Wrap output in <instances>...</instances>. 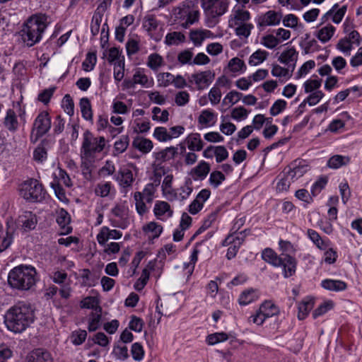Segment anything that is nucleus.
Returning a JSON list of instances; mask_svg holds the SVG:
<instances>
[{"label":"nucleus","mask_w":362,"mask_h":362,"mask_svg":"<svg viewBox=\"0 0 362 362\" xmlns=\"http://www.w3.org/2000/svg\"><path fill=\"white\" fill-rule=\"evenodd\" d=\"M47 25V16L45 14H35L29 17L18 32L23 45L31 47L40 42Z\"/></svg>","instance_id":"2"},{"label":"nucleus","mask_w":362,"mask_h":362,"mask_svg":"<svg viewBox=\"0 0 362 362\" xmlns=\"http://www.w3.org/2000/svg\"><path fill=\"white\" fill-rule=\"evenodd\" d=\"M97 58L95 53L88 52L86 54V59L83 61L82 66L86 71H91L96 64Z\"/></svg>","instance_id":"64"},{"label":"nucleus","mask_w":362,"mask_h":362,"mask_svg":"<svg viewBox=\"0 0 362 362\" xmlns=\"http://www.w3.org/2000/svg\"><path fill=\"white\" fill-rule=\"evenodd\" d=\"M261 44L267 48L274 49L280 44V40L274 35L269 34L262 37Z\"/></svg>","instance_id":"59"},{"label":"nucleus","mask_w":362,"mask_h":362,"mask_svg":"<svg viewBox=\"0 0 362 362\" xmlns=\"http://www.w3.org/2000/svg\"><path fill=\"white\" fill-rule=\"evenodd\" d=\"M177 154V148L170 146L156 153V158L161 161H167L173 159Z\"/></svg>","instance_id":"48"},{"label":"nucleus","mask_w":362,"mask_h":362,"mask_svg":"<svg viewBox=\"0 0 362 362\" xmlns=\"http://www.w3.org/2000/svg\"><path fill=\"white\" fill-rule=\"evenodd\" d=\"M16 224L13 219L6 221L5 230L0 223V252H2L10 247L13 242L14 234L16 231Z\"/></svg>","instance_id":"11"},{"label":"nucleus","mask_w":362,"mask_h":362,"mask_svg":"<svg viewBox=\"0 0 362 362\" xmlns=\"http://www.w3.org/2000/svg\"><path fill=\"white\" fill-rule=\"evenodd\" d=\"M321 286L326 290L335 292L344 291L347 288V284L344 281L329 279L322 281Z\"/></svg>","instance_id":"26"},{"label":"nucleus","mask_w":362,"mask_h":362,"mask_svg":"<svg viewBox=\"0 0 362 362\" xmlns=\"http://www.w3.org/2000/svg\"><path fill=\"white\" fill-rule=\"evenodd\" d=\"M215 74L211 70L194 73L188 77V83L194 85L198 90H202L209 87L213 82Z\"/></svg>","instance_id":"10"},{"label":"nucleus","mask_w":362,"mask_h":362,"mask_svg":"<svg viewBox=\"0 0 362 362\" xmlns=\"http://www.w3.org/2000/svg\"><path fill=\"white\" fill-rule=\"evenodd\" d=\"M228 68L230 72L237 74L244 72L246 69V65L242 59L238 57L232 58L228 64Z\"/></svg>","instance_id":"44"},{"label":"nucleus","mask_w":362,"mask_h":362,"mask_svg":"<svg viewBox=\"0 0 362 362\" xmlns=\"http://www.w3.org/2000/svg\"><path fill=\"white\" fill-rule=\"evenodd\" d=\"M210 171V165L208 163L202 160L190 172L194 180H204Z\"/></svg>","instance_id":"27"},{"label":"nucleus","mask_w":362,"mask_h":362,"mask_svg":"<svg viewBox=\"0 0 362 362\" xmlns=\"http://www.w3.org/2000/svg\"><path fill=\"white\" fill-rule=\"evenodd\" d=\"M286 173L291 177V180H297L303 176L310 168L307 162L304 160H296L288 165Z\"/></svg>","instance_id":"13"},{"label":"nucleus","mask_w":362,"mask_h":362,"mask_svg":"<svg viewBox=\"0 0 362 362\" xmlns=\"http://www.w3.org/2000/svg\"><path fill=\"white\" fill-rule=\"evenodd\" d=\"M26 122L25 110L19 105L6 110L3 125L8 132L14 133Z\"/></svg>","instance_id":"7"},{"label":"nucleus","mask_w":362,"mask_h":362,"mask_svg":"<svg viewBox=\"0 0 362 362\" xmlns=\"http://www.w3.org/2000/svg\"><path fill=\"white\" fill-rule=\"evenodd\" d=\"M62 107L64 112L69 116H72L74 113V103L72 98L69 94L65 95L62 100Z\"/></svg>","instance_id":"61"},{"label":"nucleus","mask_w":362,"mask_h":362,"mask_svg":"<svg viewBox=\"0 0 362 362\" xmlns=\"http://www.w3.org/2000/svg\"><path fill=\"white\" fill-rule=\"evenodd\" d=\"M122 235V232L117 230H110L107 226H103L100 228L99 233L96 236V239L100 245H105L109 239L117 240Z\"/></svg>","instance_id":"19"},{"label":"nucleus","mask_w":362,"mask_h":362,"mask_svg":"<svg viewBox=\"0 0 362 362\" xmlns=\"http://www.w3.org/2000/svg\"><path fill=\"white\" fill-rule=\"evenodd\" d=\"M115 192L114 187L110 182H101L97 184L95 188V194L100 197H107L111 193Z\"/></svg>","instance_id":"39"},{"label":"nucleus","mask_w":362,"mask_h":362,"mask_svg":"<svg viewBox=\"0 0 362 362\" xmlns=\"http://www.w3.org/2000/svg\"><path fill=\"white\" fill-rule=\"evenodd\" d=\"M81 308L93 309L96 311V308L100 307L99 305V300L97 298L93 296H88L83 298L80 303Z\"/></svg>","instance_id":"58"},{"label":"nucleus","mask_w":362,"mask_h":362,"mask_svg":"<svg viewBox=\"0 0 362 362\" xmlns=\"http://www.w3.org/2000/svg\"><path fill=\"white\" fill-rule=\"evenodd\" d=\"M189 93L186 90H180L175 95V103L177 106H185L189 101Z\"/></svg>","instance_id":"63"},{"label":"nucleus","mask_w":362,"mask_h":362,"mask_svg":"<svg viewBox=\"0 0 362 362\" xmlns=\"http://www.w3.org/2000/svg\"><path fill=\"white\" fill-rule=\"evenodd\" d=\"M160 25V21L153 14H147L143 18L142 27L148 33V35L155 41H159L161 39L160 35H154Z\"/></svg>","instance_id":"15"},{"label":"nucleus","mask_w":362,"mask_h":362,"mask_svg":"<svg viewBox=\"0 0 362 362\" xmlns=\"http://www.w3.org/2000/svg\"><path fill=\"white\" fill-rule=\"evenodd\" d=\"M308 37L309 35H306V38L300 43V46L305 54L313 53L320 49V46L318 45L317 40L315 39L308 40Z\"/></svg>","instance_id":"46"},{"label":"nucleus","mask_w":362,"mask_h":362,"mask_svg":"<svg viewBox=\"0 0 362 362\" xmlns=\"http://www.w3.org/2000/svg\"><path fill=\"white\" fill-rule=\"evenodd\" d=\"M134 148L144 153H147L153 148V143L150 139L143 137H136L132 142Z\"/></svg>","instance_id":"38"},{"label":"nucleus","mask_w":362,"mask_h":362,"mask_svg":"<svg viewBox=\"0 0 362 362\" xmlns=\"http://www.w3.org/2000/svg\"><path fill=\"white\" fill-rule=\"evenodd\" d=\"M171 15L175 23L183 28H188L198 22L199 11L193 1L185 0L173 7Z\"/></svg>","instance_id":"5"},{"label":"nucleus","mask_w":362,"mask_h":362,"mask_svg":"<svg viewBox=\"0 0 362 362\" xmlns=\"http://www.w3.org/2000/svg\"><path fill=\"white\" fill-rule=\"evenodd\" d=\"M225 180L226 177L221 171L215 170L210 174L209 182L214 188H217Z\"/></svg>","instance_id":"55"},{"label":"nucleus","mask_w":362,"mask_h":362,"mask_svg":"<svg viewBox=\"0 0 362 362\" xmlns=\"http://www.w3.org/2000/svg\"><path fill=\"white\" fill-rule=\"evenodd\" d=\"M187 147L190 151H199L203 148L204 143L201 135L198 133H192L186 138Z\"/></svg>","instance_id":"30"},{"label":"nucleus","mask_w":362,"mask_h":362,"mask_svg":"<svg viewBox=\"0 0 362 362\" xmlns=\"http://www.w3.org/2000/svg\"><path fill=\"white\" fill-rule=\"evenodd\" d=\"M71 217L69 213L62 209L58 212L57 222L62 228V234H68L71 232V227L69 226Z\"/></svg>","instance_id":"25"},{"label":"nucleus","mask_w":362,"mask_h":362,"mask_svg":"<svg viewBox=\"0 0 362 362\" xmlns=\"http://www.w3.org/2000/svg\"><path fill=\"white\" fill-rule=\"evenodd\" d=\"M155 216L161 218V216H164L166 218L171 217L173 216V211L170 209V204L163 201L157 202L153 209Z\"/></svg>","instance_id":"29"},{"label":"nucleus","mask_w":362,"mask_h":362,"mask_svg":"<svg viewBox=\"0 0 362 362\" xmlns=\"http://www.w3.org/2000/svg\"><path fill=\"white\" fill-rule=\"evenodd\" d=\"M82 117L88 121L93 120L91 104L88 98H82L79 103Z\"/></svg>","instance_id":"40"},{"label":"nucleus","mask_w":362,"mask_h":362,"mask_svg":"<svg viewBox=\"0 0 362 362\" xmlns=\"http://www.w3.org/2000/svg\"><path fill=\"white\" fill-rule=\"evenodd\" d=\"M19 193L27 202H40L45 197V191L42 185L37 180L29 179L19 186Z\"/></svg>","instance_id":"6"},{"label":"nucleus","mask_w":362,"mask_h":362,"mask_svg":"<svg viewBox=\"0 0 362 362\" xmlns=\"http://www.w3.org/2000/svg\"><path fill=\"white\" fill-rule=\"evenodd\" d=\"M281 255H278L272 249L266 248L262 252V258L274 267H279Z\"/></svg>","instance_id":"36"},{"label":"nucleus","mask_w":362,"mask_h":362,"mask_svg":"<svg viewBox=\"0 0 362 362\" xmlns=\"http://www.w3.org/2000/svg\"><path fill=\"white\" fill-rule=\"evenodd\" d=\"M18 221L21 223L22 228L25 232L35 229L37 223L36 215L31 211H25L19 217Z\"/></svg>","instance_id":"23"},{"label":"nucleus","mask_w":362,"mask_h":362,"mask_svg":"<svg viewBox=\"0 0 362 362\" xmlns=\"http://www.w3.org/2000/svg\"><path fill=\"white\" fill-rule=\"evenodd\" d=\"M153 136L158 141L165 142L170 140V136L168 135V132L165 127H158L154 129Z\"/></svg>","instance_id":"62"},{"label":"nucleus","mask_w":362,"mask_h":362,"mask_svg":"<svg viewBox=\"0 0 362 362\" xmlns=\"http://www.w3.org/2000/svg\"><path fill=\"white\" fill-rule=\"evenodd\" d=\"M154 264V262H150L148 264L146 268L143 269L141 277L137 280V281L134 284V288L136 291L142 290L146 285L150 275L149 270L153 269Z\"/></svg>","instance_id":"34"},{"label":"nucleus","mask_w":362,"mask_h":362,"mask_svg":"<svg viewBox=\"0 0 362 362\" xmlns=\"http://www.w3.org/2000/svg\"><path fill=\"white\" fill-rule=\"evenodd\" d=\"M152 119L155 121L163 123L167 122L169 119V112L167 110H161L158 107H154L152 109Z\"/></svg>","instance_id":"51"},{"label":"nucleus","mask_w":362,"mask_h":362,"mask_svg":"<svg viewBox=\"0 0 362 362\" xmlns=\"http://www.w3.org/2000/svg\"><path fill=\"white\" fill-rule=\"evenodd\" d=\"M28 362H53L51 354L43 349L33 350L28 356Z\"/></svg>","instance_id":"24"},{"label":"nucleus","mask_w":362,"mask_h":362,"mask_svg":"<svg viewBox=\"0 0 362 362\" xmlns=\"http://www.w3.org/2000/svg\"><path fill=\"white\" fill-rule=\"evenodd\" d=\"M350 162L351 158L348 156L334 155L329 158L327 166L332 169H338L349 165Z\"/></svg>","instance_id":"28"},{"label":"nucleus","mask_w":362,"mask_h":362,"mask_svg":"<svg viewBox=\"0 0 362 362\" xmlns=\"http://www.w3.org/2000/svg\"><path fill=\"white\" fill-rule=\"evenodd\" d=\"M233 28H235V34L238 37L247 38L250 35L253 25L251 23H246L240 25H236Z\"/></svg>","instance_id":"56"},{"label":"nucleus","mask_w":362,"mask_h":362,"mask_svg":"<svg viewBox=\"0 0 362 362\" xmlns=\"http://www.w3.org/2000/svg\"><path fill=\"white\" fill-rule=\"evenodd\" d=\"M232 243H233V244L228 248L226 253V257L228 259H231L236 256V254L240 248V245H241V242L239 238H237V242H235L233 235H228L224 240L223 245H227Z\"/></svg>","instance_id":"31"},{"label":"nucleus","mask_w":362,"mask_h":362,"mask_svg":"<svg viewBox=\"0 0 362 362\" xmlns=\"http://www.w3.org/2000/svg\"><path fill=\"white\" fill-rule=\"evenodd\" d=\"M147 66L153 71H156L164 66L165 62L163 57L157 54L153 53L148 57Z\"/></svg>","instance_id":"41"},{"label":"nucleus","mask_w":362,"mask_h":362,"mask_svg":"<svg viewBox=\"0 0 362 362\" xmlns=\"http://www.w3.org/2000/svg\"><path fill=\"white\" fill-rule=\"evenodd\" d=\"M209 30H192L189 33V39L196 47L200 46L203 41L209 37Z\"/></svg>","instance_id":"35"},{"label":"nucleus","mask_w":362,"mask_h":362,"mask_svg":"<svg viewBox=\"0 0 362 362\" xmlns=\"http://www.w3.org/2000/svg\"><path fill=\"white\" fill-rule=\"evenodd\" d=\"M228 0H202V6L204 11L211 18L223 15L228 10Z\"/></svg>","instance_id":"9"},{"label":"nucleus","mask_w":362,"mask_h":362,"mask_svg":"<svg viewBox=\"0 0 362 362\" xmlns=\"http://www.w3.org/2000/svg\"><path fill=\"white\" fill-rule=\"evenodd\" d=\"M129 139L128 136H122L114 144V155H118L124 152L129 146Z\"/></svg>","instance_id":"50"},{"label":"nucleus","mask_w":362,"mask_h":362,"mask_svg":"<svg viewBox=\"0 0 362 362\" xmlns=\"http://www.w3.org/2000/svg\"><path fill=\"white\" fill-rule=\"evenodd\" d=\"M185 40V36L180 32H172L166 35L165 39V43L168 46L178 45L179 44L184 42Z\"/></svg>","instance_id":"42"},{"label":"nucleus","mask_w":362,"mask_h":362,"mask_svg":"<svg viewBox=\"0 0 362 362\" xmlns=\"http://www.w3.org/2000/svg\"><path fill=\"white\" fill-rule=\"evenodd\" d=\"M105 145L106 140L103 136H95L88 130L83 133L81 156L82 160L81 167L84 172L91 173L96 154L101 153Z\"/></svg>","instance_id":"3"},{"label":"nucleus","mask_w":362,"mask_h":362,"mask_svg":"<svg viewBox=\"0 0 362 362\" xmlns=\"http://www.w3.org/2000/svg\"><path fill=\"white\" fill-rule=\"evenodd\" d=\"M134 198L137 213L141 216L144 215L147 211V207L144 201L145 199L143 198L142 193L140 192H135Z\"/></svg>","instance_id":"52"},{"label":"nucleus","mask_w":362,"mask_h":362,"mask_svg":"<svg viewBox=\"0 0 362 362\" xmlns=\"http://www.w3.org/2000/svg\"><path fill=\"white\" fill-rule=\"evenodd\" d=\"M269 56V53L265 50L257 49L249 59V64L251 66H257L265 61Z\"/></svg>","instance_id":"45"},{"label":"nucleus","mask_w":362,"mask_h":362,"mask_svg":"<svg viewBox=\"0 0 362 362\" xmlns=\"http://www.w3.org/2000/svg\"><path fill=\"white\" fill-rule=\"evenodd\" d=\"M144 230L146 233H151L153 238H158L162 233L163 228L158 223L152 221L144 226Z\"/></svg>","instance_id":"60"},{"label":"nucleus","mask_w":362,"mask_h":362,"mask_svg":"<svg viewBox=\"0 0 362 362\" xmlns=\"http://www.w3.org/2000/svg\"><path fill=\"white\" fill-rule=\"evenodd\" d=\"M103 13L95 11L91 21L90 32L93 35H96L99 33L100 24L103 20Z\"/></svg>","instance_id":"53"},{"label":"nucleus","mask_w":362,"mask_h":362,"mask_svg":"<svg viewBox=\"0 0 362 362\" xmlns=\"http://www.w3.org/2000/svg\"><path fill=\"white\" fill-rule=\"evenodd\" d=\"M281 20V15L274 11H269L258 18L257 25L267 27L278 25Z\"/></svg>","instance_id":"18"},{"label":"nucleus","mask_w":362,"mask_h":362,"mask_svg":"<svg viewBox=\"0 0 362 362\" xmlns=\"http://www.w3.org/2000/svg\"><path fill=\"white\" fill-rule=\"evenodd\" d=\"M37 282L36 269L27 264H21L13 268L8 274V284L11 288L18 291H28Z\"/></svg>","instance_id":"4"},{"label":"nucleus","mask_w":362,"mask_h":362,"mask_svg":"<svg viewBox=\"0 0 362 362\" xmlns=\"http://www.w3.org/2000/svg\"><path fill=\"white\" fill-rule=\"evenodd\" d=\"M112 214L115 216L111 218V224L114 227L120 228L122 229L126 228L129 223V214L128 209L124 205L117 204L111 210Z\"/></svg>","instance_id":"12"},{"label":"nucleus","mask_w":362,"mask_h":362,"mask_svg":"<svg viewBox=\"0 0 362 362\" xmlns=\"http://www.w3.org/2000/svg\"><path fill=\"white\" fill-rule=\"evenodd\" d=\"M335 28L329 25L322 28L317 33V37L323 43L328 42L333 36Z\"/></svg>","instance_id":"47"},{"label":"nucleus","mask_w":362,"mask_h":362,"mask_svg":"<svg viewBox=\"0 0 362 362\" xmlns=\"http://www.w3.org/2000/svg\"><path fill=\"white\" fill-rule=\"evenodd\" d=\"M298 52L294 47H290L285 49L279 56L278 60L291 69L293 71L298 59Z\"/></svg>","instance_id":"21"},{"label":"nucleus","mask_w":362,"mask_h":362,"mask_svg":"<svg viewBox=\"0 0 362 362\" xmlns=\"http://www.w3.org/2000/svg\"><path fill=\"white\" fill-rule=\"evenodd\" d=\"M51 127V118L46 111L40 112L35 118L33 130L36 131L37 136L45 135Z\"/></svg>","instance_id":"14"},{"label":"nucleus","mask_w":362,"mask_h":362,"mask_svg":"<svg viewBox=\"0 0 362 362\" xmlns=\"http://www.w3.org/2000/svg\"><path fill=\"white\" fill-rule=\"evenodd\" d=\"M250 14L247 10H245L240 6H235L228 19V26L230 28H234L236 25L246 23L250 19Z\"/></svg>","instance_id":"16"},{"label":"nucleus","mask_w":362,"mask_h":362,"mask_svg":"<svg viewBox=\"0 0 362 362\" xmlns=\"http://www.w3.org/2000/svg\"><path fill=\"white\" fill-rule=\"evenodd\" d=\"M314 306V301L313 299H308L303 300L298 304V318L299 320L305 319L308 315L309 312L313 309Z\"/></svg>","instance_id":"43"},{"label":"nucleus","mask_w":362,"mask_h":362,"mask_svg":"<svg viewBox=\"0 0 362 362\" xmlns=\"http://www.w3.org/2000/svg\"><path fill=\"white\" fill-rule=\"evenodd\" d=\"M228 339V336L225 332H216L209 334L206 337V342L209 345H214L219 342H223Z\"/></svg>","instance_id":"57"},{"label":"nucleus","mask_w":362,"mask_h":362,"mask_svg":"<svg viewBox=\"0 0 362 362\" xmlns=\"http://www.w3.org/2000/svg\"><path fill=\"white\" fill-rule=\"evenodd\" d=\"M114 179L123 188L130 187L134 180L132 171L127 168H120L115 175Z\"/></svg>","instance_id":"20"},{"label":"nucleus","mask_w":362,"mask_h":362,"mask_svg":"<svg viewBox=\"0 0 362 362\" xmlns=\"http://www.w3.org/2000/svg\"><path fill=\"white\" fill-rule=\"evenodd\" d=\"M271 72L274 77H285L289 78L292 76V72L291 71H290L288 67L284 68L279 64H273Z\"/></svg>","instance_id":"54"},{"label":"nucleus","mask_w":362,"mask_h":362,"mask_svg":"<svg viewBox=\"0 0 362 362\" xmlns=\"http://www.w3.org/2000/svg\"><path fill=\"white\" fill-rule=\"evenodd\" d=\"M281 262L279 267L282 268L283 275L285 278L292 276L296 270L297 261L295 257L285 253L281 254Z\"/></svg>","instance_id":"17"},{"label":"nucleus","mask_w":362,"mask_h":362,"mask_svg":"<svg viewBox=\"0 0 362 362\" xmlns=\"http://www.w3.org/2000/svg\"><path fill=\"white\" fill-rule=\"evenodd\" d=\"M216 121L217 114L211 109L202 110L197 118L198 124L202 128L212 127Z\"/></svg>","instance_id":"22"},{"label":"nucleus","mask_w":362,"mask_h":362,"mask_svg":"<svg viewBox=\"0 0 362 362\" xmlns=\"http://www.w3.org/2000/svg\"><path fill=\"white\" fill-rule=\"evenodd\" d=\"M308 235L313 243L320 250H325L329 245V240L326 238L323 239L320 237L319 233L313 229L308 230Z\"/></svg>","instance_id":"32"},{"label":"nucleus","mask_w":362,"mask_h":362,"mask_svg":"<svg viewBox=\"0 0 362 362\" xmlns=\"http://www.w3.org/2000/svg\"><path fill=\"white\" fill-rule=\"evenodd\" d=\"M34 320L35 313L31 304L20 301L7 310L4 322L8 330L21 333L29 327Z\"/></svg>","instance_id":"1"},{"label":"nucleus","mask_w":362,"mask_h":362,"mask_svg":"<svg viewBox=\"0 0 362 362\" xmlns=\"http://www.w3.org/2000/svg\"><path fill=\"white\" fill-rule=\"evenodd\" d=\"M279 308L273 302L266 300L261 304L256 313L251 315L249 319L254 324L262 325L267 318L279 315Z\"/></svg>","instance_id":"8"},{"label":"nucleus","mask_w":362,"mask_h":362,"mask_svg":"<svg viewBox=\"0 0 362 362\" xmlns=\"http://www.w3.org/2000/svg\"><path fill=\"white\" fill-rule=\"evenodd\" d=\"M258 292L253 288H249L244 291L239 297L238 302L242 305H248L258 298Z\"/></svg>","instance_id":"37"},{"label":"nucleus","mask_w":362,"mask_h":362,"mask_svg":"<svg viewBox=\"0 0 362 362\" xmlns=\"http://www.w3.org/2000/svg\"><path fill=\"white\" fill-rule=\"evenodd\" d=\"M101 318L102 308L98 307L96 308V311L92 312L89 316L88 326L89 332H94L100 327Z\"/></svg>","instance_id":"33"},{"label":"nucleus","mask_w":362,"mask_h":362,"mask_svg":"<svg viewBox=\"0 0 362 362\" xmlns=\"http://www.w3.org/2000/svg\"><path fill=\"white\" fill-rule=\"evenodd\" d=\"M280 180L276 185V189L279 192H284L287 191L289 189L291 185V182L293 181V180L291 179V177L287 175L286 173V169L284 168V171L281 174H280Z\"/></svg>","instance_id":"49"}]
</instances>
